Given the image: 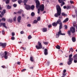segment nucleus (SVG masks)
I'll return each mask as SVG.
<instances>
[{
    "instance_id": "nucleus-1",
    "label": "nucleus",
    "mask_w": 77,
    "mask_h": 77,
    "mask_svg": "<svg viewBox=\"0 0 77 77\" xmlns=\"http://www.w3.org/2000/svg\"><path fill=\"white\" fill-rule=\"evenodd\" d=\"M56 9L57 10V13L55 14L54 16L55 17H58V16H60L61 15V9L60 6L57 5L56 6Z\"/></svg>"
},
{
    "instance_id": "nucleus-2",
    "label": "nucleus",
    "mask_w": 77,
    "mask_h": 77,
    "mask_svg": "<svg viewBox=\"0 0 77 77\" xmlns=\"http://www.w3.org/2000/svg\"><path fill=\"white\" fill-rule=\"evenodd\" d=\"M40 10L41 11H43L44 10V5L42 4L40 6V8L38 9V13L39 14L40 13Z\"/></svg>"
},
{
    "instance_id": "nucleus-3",
    "label": "nucleus",
    "mask_w": 77,
    "mask_h": 77,
    "mask_svg": "<svg viewBox=\"0 0 77 77\" xmlns=\"http://www.w3.org/2000/svg\"><path fill=\"white\" fill-rule=\"evenodd\" d=\"M56 23L57 24H60L59 29L61 30L62 27V23L61 22V20L60 19H59L57 21Z\"/></svg>"
},
{
    "instance_id": "nucleus-4",
    "label": "nucleus",
    "mask_w": 77,
    "mask_h": 77,
    "mask_svg": "<svg viewBox=\"0 0 77 77\" xmlns=\"http://www.w3.org/2000/svg\"><path fill=\"white\" fill-rule=\"evenodd\" d=\"M38 45H36L35 46V47L37 49H41L42 48V44L40 42H38Z\"/></svg>"
},
{
    "instance_id": "nucleus-5",
    "label": "nucleus",
    "mask_w": 77,
    "mask_h": 77,
    "mask_svg": "<svg viewBox=\"0 0 77 77\" xmlns=\"http://www.w3.org/2000/svg\"><path fill=\"white\" fill-rule=\"evenodd\" d=\"M36 4V8H39V7L40 5V2L38 0H34Z\"/></svg>"
},
{
    "instance_id": "nucleus-6",
    "label": "nucleus",
    "mask_w": 77,
    "mask_h": 77,
    "mask_svg": "<svg viewBox=\"0 0 77 77\" xmlns=\"http://www.w3.org/2000/svg\"><path fill=\"white\" fill-rule=\"evenodd\" d=\"M68 60L69 61L67 62V63L68 65H71L72 63V62L73 60V58H69Z\"/></svg>"
},
{
    "instance_id": "nucleus-7",
    "label": "nucleus",
    "mask_w": 77,
    "mask_h": 77,
    "mask_svg": "<svg viewBox=\"0 0 77 77\" xmlns=\"http://www.w3.org/2000/svg\"><path fill=\"white\" fill-rule=\"evenodd\" d=\"M70 30L72 33H74L75 32V29L73 27H72L70 28Z\"/></svg>"
},
{
    "instance_id": "nucleus-8",
    "label": "nucleus",
    "mask_w": 77,
    "mask_h": 77,
    "mask_svg": "<svg viewBox=\"0 0 77 77\" xmlns=\"http://www.w3.org/2000/svg\"><path fill=\"white\" fill-rule=\"evenodd\" d=\"M0 46H1L3 48H4L6 46V43H0Z\"/></svg>"
},
{
    "instance_id": "nucleus-9",
    "label": "nucleus",
    "mask_w": 77,
    "mask_h": 77,
    "mask_svg": "<svg viewBox=\"0 0 77 77\" xmlns=\"http://www.w3.org/2000/svg\"><path fill=\"white\" fill-rule=\"evenodd\" d=\"M5 55L4 56V58H5V59H7L8 58V55H7L8 54V53L6 51H5L4 52Z\"/></svg>"
},
{
    "instance_id": "nucleus-10",
    "label": "nucleus",
    "mask_w": 77,
    "mask_h": 77,
    "mask_svg": "<svg viewBox=\"0 0 77 77\" xmlns=\"http://www.w3.org/2000/svg\"><path fill=\"white\" fill-rule=\"evenodd\" d=\"M2 25L3 27L5 28V29H8V27L6 26V23H1V24H0V27L2 26Z\"/></svg>"
},
{
    "instance_id": "nucleus-11",
    "label": "nucleus",
    "mask_w": 77,
    "mask_h": 77,
    "mask_svg": "<svg viewBox=\"0 0 77 77\" xmlns=\"http://www.w3.org/2000/svg\"><path fill=\"white\" fill-rule=\"evenodd\" d=\"M25 8L26 10H29L30 9V6L28 5H26L25 6Z\"/></svg>"
},
{
    "instance_id": "nucleus-12",
    "label": "nucleus",
    "mask_w": 77,
    "mask_h": 77,
    "mask_svg": "<svg viewBox=\"0 0 77 77\" xmlns=\"http://www.w3.org/2000/svg\"><path fill=\"white\" fill-rule=\"evenodd\" d=\"M17 21L18 23H21V16H19L17 18Z\"/></svg>"
},
{
    "instance_id": "nucleus-13",
    "label": "nucleus",
    "mask_w": 77,
    "mask_h": 77,
    "mask_svg": "<svg viewBox=\"0 0 77 77\" xmlns=\"http://www.w3.org/2000/svg\"><path fill=\"white\" fill-rule=\"evenodd\" d=\"M44 54L45 55H47L48 54V50L47 49H45L44 50Z\"/></svg>"
},
{
    "instance_id": "nucleus-14",
    "label": "nucleus",
    "mask_w": 77,
    "mask_h": 77,
    "mask_svg": "<svg viewBox=\"0 0 77 77\" xmlns=\"http://www.w3.org/2000/svg\"><path fill=\"white\" fill-rule=\"evenodd\" d=\"M24 13V11L22 10H20L18 12V14H23Z\"/></svg>"
},
{
    "instance_id": "nucleus-15",
    "label": "nucleus",
    "mask_w": 77,
    "mask_h": 77,
    "mask_svg": "<svg viewBox=\"0 0 77 77\" xmlns=\"http://www.w3.org/2000/svg\"><path fill=\"white\" fill-rule=\"evenodd\" d=\"M47 31V29L46 28H44L42 29V31L43 32H45Z\"/></svg>"
},
{
    "instance_id": "nucleus-16",
    "label": "nucleus",
    "mask_w": 77,
    "mask_h": 77,
    "mask_svg": "<svg viewBox=\"0 0 77 77\" xmlns=\"http://www.w3.org/2000/svg\"><path fill=\"white\" fill-rule=\"evenodd\" d=\"M57 24L56 23L54 22L52 23V26L54 27H55V26L56 27V26H57Z\"/></svg>"
},
{
    "instance_id": "nucleus-17",
    "label": "nucleus",
    "mask_w": 77,
    "mask_h": 77,
    "mask_svg": "<svg viewBox=\"0 0 77 77\" xmlns=\"http://www.w3.org/2000/svg\"><path fill=\"white\" fill-rule=\"evenodd\" d=\"M73 57L74 59L77 60V54H75V55H74Z\"/></svg>"
},
{
    "instance_id": "nucleus-18",
    "label": "nucleus",
    "mask_w": 77,
    "mask_h": 77,
    "mask_svg": "<svg viewBox=\"0 0 77 77\" xmlns=\"http://www.w3.org/2000/svg\"><path fill=\"white\" fill-rule=\"evenodd\" d=\"M69 20V19L68 18H66L65 20H64L63 22V23H66V22H67Z\"/></svg>"
},
{
    "instance_id": "nucleus-19",
    "label": "nucleus",
    "mask_w": 77,
    "mask_h": 77,
    "mask_svg": "<svg viewBox=\"0 0 77 77\" xmlns=\"http://www.w3.org/2000/svg\"><path fill=\"white\" fill-rule=\"evenodd\" d=\"M69 20V19L68 18H66L65 20H64L63 22V23H66V22H67Z\"/></svg>"
},
{
    "instance_id": "nucleus-20",
    "label": "nucleus",
    "mask_w": 77,
    "mask_h": 77,
    "mask_svg": "<svg viewBox=\"0 0 77 77\" xmlns=\"http://www.w3.org/2000/svg\"><path fill=\"white\" fill-rule=\"evenodd\" d=\"M61 15L62 16H64V17H66V16H67V14L63 12L61 13Z\"/></svg>"
},
{
    "instance_id": "nucleus-21",
    "label": "nucleus",
    "mask_w": 77,
    "mask_h": 77,
    "mask_svg": "<svg viewBox=\"0 0 77 77\" xmlns=\"http://www.w3.org/2000/svg\"><path fill=\"white\" fill-rule=\"evenodd\" d=\"M59 32H58V33L59 35H61V33H62V31L60 30V29H59Z\"/></svg>"
},
{
    "instance_id": "nucleus-22",
    "label": "nucleus",
    "mask_w": 77,
    "mask_h": 77,
    "mask_svg": "<svg viewBox=\"0 0 77 77\" xmlns=\"http://www.w3.org/2000/svg\"><path fill=\"white\" fill-rule=\"evenodd\" d=\"M72 40L73 42H75V38L74 37H73L72 38Z\"/></svg>"
},
{
    "instance_id": "nucleus-23",
    "label": "nucleus",
    "mask_w": 77,
    "mask_h": 77,
    "mask_svg": "<svg viewBox=\"0 0 77 77\" xmlns=\"http://www.w3.org/2000/svg\"><path fill=\"white\" fill-rule=\"evenodd\" d=\"M27 1L28 0H24L23 1V2L24 3V5H26V3L27 2Z\"/></svg>"
},
{
    "instance_id": "nucleus-24",
    "label": "nucleus",
    "mask_w": 77,
    "mask_h": 77,
    "mask_svg": "<svg viewBox=\"0 0 77 77\" xmlns=\"http://www.w3.org/2000/svg\"><path fill=\"white\" fill-rule=\"evenodd\" d=\"M30 8L32 10H33L35 8V6L34 5H32L31 7H30Z\"/></svg>"
},
{
    "instance_id": "nucleus-25",
    "label": "nucleus",
    "mask_w": 77,
    "mask_h": 77,
    "mask_svg": "<svg viewBox=\"0 0 77 77\" xmlns=\"http://www.w3.org/2000/svg\"><path fill=\"white\" fill-rule=\"evenodd\" d=\"M38 23V20H35L33 22L34 24H36V23Z\"/></svg>"
},
{
    "instance_id": "nucleus-26",
    "label": "nucleus",
    "mask_w": 77,
    "mask_h": 77,
    "mask_svg": "<svg viewBox=\"0 0 77 77\" xmlns=\"http://www.w3.org/2000/svg\"><path fill=\"white\" fill-rule=\"evenodd\" d=\"M56 48H57V49H58V50H60V46H59V45L57 46Z\"/></svg>"
},
{
    "instance_id": "nucleus-27",
    "label": "nucleus",
    "mask_w": 77,
    "mask_h": 77,
    "mask_svg": "<svg viewBox=\"0 0 77 77\" xmlns=\"http://www.w3.org/2000/svg\"><path fill=\"white\" fill-rule=\"evenodd\" d=\"M31 16H32V17H33V16H35V13H34V12H32L31 13Z\"/></svg>"
},
{
    "instance_id": "nucleus-28",
    "label": "nucleus",
    "mask_w": 77,
    "mask_h": 77,
    "mask_svg": "<svg viewBox=\"0 0 77 77\" xmlns=\"http://www.w3.org/2000/svg\"><path fill=\"white\" fill-rule=\"evenodd\" d=\"M30 60L31 62H33V57H30Z\"/></svg>"
},
{
    "instance_id": "nucleus-29",
    "label": "nucleus",
    "mask_w": 77,
    "mask_h": 77,
    "mask_svg": "<svg viewBox=\"0 0 77 77\" xmlns=\"http://www.w3.org/2000/svg\"><path fill=\"white\" fill-rule=\"evenodd\" d=\"M68 33L69 36H71V31L69 30L68 31Z\"/></svg>"
},
{
    "instance_id": "nucleus-30",
    "label": "nucleus",
    "mask_w": 77,
    "mask_h": 77,
    "mask_svg": "<svg viewBox=\"0 0 77 77\" xmlns=\"http://www.w3.org/2000/svg\"><path fill=\"white\" fill-rule=\"evenodd\" d=\"M11 6L8 5L7 6V8L8 9H11Z\"/></svg>"
},
{
    "instance_id": "nucleus-31",
    "label": "nucleus",
    "mask_w": 77,
    "mask_h": 77,
    "mask_svg": "<svg viewBox=\"0 0 77 77\" xmlns=\"http://www.w3.org/2000/svg\"><path fill=\"white\" fill-rule=\"evenodd\" d=\"M18 2L19 4H20L22 2V1H21V0H18Z\"/></svg>"
},
{
    "instance_id": "nucleus-32",
    "label": "nucleus",
    "mask_w": 77,
    "mask_h": 77,
    "mask_svg": "<svg viewBox=\"0 0 77 77\" xmlns=\"http://www.w3.org/2000/svg\"><path fill=\"white\" fill-rule=\"evenodd\" d=\"M9 1H10V0H7L6 1V4H8L9 2Z\"/></svg>"
},
{
    "instance_id": "nucleus-33",
    "label": "nucleus",
    "mask_w": 77,
    "mask_h": 77,
    "mask_svg": "<svg viewBox=\"0 0 77 77\" xmlns=\"http://www.w3.org/2000/svg\"><path fill=\"white\" fill-rule=\"evenodd\" d=\"M72 54L70 55L69 56V58H72Z\"/></svg>"
},
{
    "instance_id": "nucleus-34",
    "label": "nucleus",
    "mask_w": 77,
    "mask_h": 77,
    "mask_svg": "<svg viewBox=\"0 0 77 77\" xmlns=\"http://www.w3.org/2000/svg\"><path fill=\"white\" fill-rule=\"evenodd\" d=\"M32 38V36L31 35H29L28 37V39H30Z\"/></svg>"
},
{
    "instance_id": "nucleus-35",
    "label": "nucleus",
    "mask_w": 77,
    "mask_h": 77,
    "mask_svg": "<svg viewBox=\"0 0 77 77\" xmlns=\"http://www.w3.org/2000/svg\"><path fill=\"white\" fill-rule=\"evenodd\" d=\"M70 51H72V52H73V51H74V50H73V49H72V48H71L70 49Z\"/></svg>"
},
{
    "instance_id": "nucleus-36",
    "label": "nucleus",
    "mask_w": 77,
    "mask_h": 77,
    "mask_svg": "<svg viewBox=\"0 0 77 77\" xmlns=\"http://www.w3.org/2000/svg\"><path fill=\"white\" fill-rule=\"evenodd\" d=\"M59 35L57 33L56 35V38H59Z\"/></svg>"
},
{
    "instance_id": "nucleus-37",
    "label": "nucleus",
    "mask_w": 77,
    "mask_h": 77,
    "mask_svg": "<svg viewBox=\"0 0 77 77\" xmlns=\"http://www.w3.org/2000/svg\"><path fill=\"white\" fill-rule=\"evenodd\" d=\"M43 44H45V45H47V44H48V42H43Z\"/></svg>"
},
{
    "instance_id": "nucleus-38",
    "label": "nucleus",
    "mask_w": 77,
    "mask_h": 77,
    "mask_svg": "<svg viewBox=\"0 0 77 77\" xmlns=\"http://www.w3.org/2000/svg\"><path fill=\"white\" fill-rule=\"evenodd\" d=\"M16 18H17V17H16V16L14 17L13 18L14 21H16Z\"/></svg>"
},
{
    "instance_id": "nucleus-39",
    "label": "nucleus",
    "mask_w": 77,
    "mask_h": 77,
    "mask_svg": "<svg viewBox=\"0 0 77 77\" xmlns=\"http://www.w3.org/2000/svg\"><path fill=\"white\" fill-rule=\"evenodd\" d=\"M63 1L62 0H58V2L60 3H62Z\"/></svg>"
},
{
    "instance_id": "nucleus-40",
    "label": "nucleus",
    "mask_w": 77,
    "mask_h": 77,
    "mask_svg": "<svg viewBox=\"0 0 77 77\" xmlns=\"http://www.w3.org/2000/svg\"><path fill=\"white\" fill-rule=\"evenodd\" d=\"M64 27H65V29L66 30V29H68V26H67V25H64Z\"/></svg>"
},
{
    "instance_id": "nucleus-41",
    "label": "nucleus",
    "mask_w": 77,
    "mask_h": 77,
    "mask_svg": "<svg viewBox=\"0 0 77 77\" xmlns=\"http://www.w3.org/2000/svg\"><path fill=\"white\" fill-rule=\"evenodd\" d=\"M40 17H38L37 19V21H40Z\"/></svg>"
},
{
    "instance_id": "nucleus-42",
    "label": "nucleus",
    "mask_w": 77,
    "mask_h": 77,
    "mask_svg": "<svg viewBox=\"0 0 77 77\" xmlns=\"http://www.w3.org/2000/svg\"><path fill=\"white\" fill-rule=\"evenodd\" d=\"M74 63H77V60L74 59Z\"/></svg>"
},
{
    "instance_id": "nucleus-43",
    "label": "nucleus",
    "mask_w": 77,
    "mask_h": 77,
    "mask_svg": "<svg viewBox=\"0 0 77 77\" xmlns=\"http://www.w3.org/2000/svg\"><path fill=\"white\" fill-rule=\"evenodd\" d=\"M7 21L8 22H11V21H12V20H11L10 19H8Z\"/></svg>"
},
{
    "instance_id": "nucleus-44",
    "label": "nucleus",
    "mask_w": 77,
    "mask_h": 77,
    "mask_svg": "<svg viewBox=\"0 0 77 77\" xmlns=\"http://www.w3.org/2000/svg\"><path fill=\"white\" fill-rule=\"evenodd\" d=\"M13 6L14 8H16L17 6V4H14L13 5Z\"/></svg>"
},
{
    "instance_id": "nucleus-45",
    "label": "nucleus",
    "mask_w": 77,
    "mask_h": 77,
    "mask_svg": "<svg viewBox=\"0 0 77 77\" xmlns=\"http://www.w3.org/2000/svg\"><path fill=\"white\" fill-rule=\"evenodd\" d=\"M70 2L71 4H74V1H70Z\"/></svg>"
},
{
    "instance_id": "nucleus-46",
    "label": "nucleus",
    "mask_w": 77,
    "mask_h": 77,
    "mask_svg": "<svg viewBox=\"0 0 77 77\" xmlns=\"http://www.w3.org/2000/svg\"><path fill=\"white\" fill-rule=\"evenodd\" d=\"M2 21H6V19L5 18H2Z\"/></svg>"
},
{
    "instance_id": "nucleus-47",
    "label": "nucleus",
    "mask_w": 77,
    "mask_h": 77,
    "mask_svg": "<svg viewBox=\"0 0 77 77\" xmlns=\"http://www.w3.org/2000/svg\"><path fill=\"white\" fill-rule=\"evenodd\" d=\"M73 27H75V26H76V24H75V23H73Z\"/></svg>"
},
{
    "instance_id": "nucleus-48",
    "label": "nucleus",
    "mask_w": 77,
    "mask_h": 77,
    "mask_svg": "<svg viewBox=\"0 0 77 77\" xmlns=\"http://www.w3.org/2000/svg\"><path fill=\"white\" fill-rule=\"evenodd\" d=\"M4 14L5 13L3 11H2L1 13V14L2 15V16H3V15H4Z\"/></svg>"
},
{
    "instance_id": "nucleus-49",
    "label": "nucleus",
    "mask_w": 77,
    "mask_h": 77,
    "mask_svg": "<svg viewBox=\"0 0 77 77\" xmlns=\"http://www.w3.org/2000/svg\"><path fill=\"white\" fill-rule=\"evenodd\" d=\"M12 40H14L15 39V37H12L11 38Z\"/></svg>"
},
{
    "instance_id": "nucleus-50",
    "label": "nucleus",
    "mask_w": 77,
    "mask_h": 77,
    "mask_svg": "<svg viewBox=\"0 0 77 77\" xmlns=\"http://www.w3.org/2000/svg\"><path fill=\"white\" fill-rule=\"evenodd\" d=\"M24 32L23 31H22L20 32V34H24Z\"/></svg>"
},
{
    "instance_id": "nucleus-51",
    "label": "nucleus",
    "mask_w": 77,
    "mask_h": 77,
    "mask_svg": "<svg viewBox=\"0 0 77 77\" xmlns=\"http://www.w3.org/2000/svg\"><path fill=\"white\" fill-rule=\"evenodd\" d=\"M27 27H31V25H30V24H28L27 25Z\"/></svg>"
},
{
    "instance_id": "nucleus-52",
    "label": "nucleus",
    "mask_w": 77,
    "mask_h": 77,
    "mask_svg": "<svg viewBox=\"0 0 77 77\" xmlns=\"http://www.w3.org/2000/svg\"><path fill=\"white\" fill-rule=\"evenodd\" d=\"M48 28H51V24H50L48 26Z\"/></svg>"
},
{
    "instance_id": "nucleus-53",
    "label": "nucleus",
    "mask_w": 77,
    "mask_h": 77,
    "mask_svg": "<svg viewBox=\"0 0 77 77\" xmlns=\"http://www.w3.org/2000/svg\"><path fill=\"white\" fill-rule=\"evenodd\" d=\"M15 35V33L12 32V36H14Z\"/></svg>"
},
{
    "instance_id": "nucleus-54",
    "label": "nucleus",
    "mask_w": 77,
    "mask_h": 77,
    "mask_svg": "<svg viewBox=\"0 0 77 77\" xmlns=\"http://www.w3.org/2000/svg\"><path fill=\"white\" fill-rule=\"evenodd\" d=\"M65 75H66V73H63V76H65Z\"/></svg>"
},
{
    "instance_id": "nucleus-55",
    "label": "nucleus",
    "mask_w": 77,
    "mask_h": 77,
    "mask_svg": "<svg viewBox=\"0 0 77 77\" xmlns=\"http://www.w3.org/2000/svg\"><path fill=\"white\" fill-rule=\"evenodd\" d=\"M21 48H22L23 49V50H24V51L26 49V48H24L23 47H21Z\"/></svg>"
},
{
    "instance_id": "nucleus-56",
    "label": "nucleus",
    "mask_w": 77,
    "mask_h": 77,
    "mask_svg": "<svg viewBox=\"0 0 77 77\" xmlns=\"http://www.w3.org/2000/svg\"><path fill=\"white\" fill-rule=\"evenodd\" d=\"M66 69H65L63 71V72L64 73H65V72H66Z\"/></svg>"
},
{
    "instance_id": "nucleus-57",
    "label": "nucleus",
    "mask_w": 77,
    "mask_h": 77,
    "mask_svg": "<svg viewBox=\"0 0 77 77\" xmlns=\"http://www.w3.org/2000/svg\"><path fill=\"white\" fill-rule=\"evenodd\" d=\"M67 9H70L71 8V7L70 6H67Z\"/></svg>"
},
{
    "instance_id": "nucleus-58",
    "label": "nucleus",
    "mask_w": 77,
    "mask_h": 77,
    "mask_svg": "<svg viewBox=\"0 0 77 77\" xmlns=\"http://www.w3.org/2000/svg\"><path fill=\"white\" fill-rule=\"evenodd\" d=\"M2 68H5L6 67L5 66H2Z\"/></svg>"
},
{
    "instance_id": "nucleus-59",
    "label": "nucleus",
    "mask_w": 77,
    "mask_h": 77,
    "mask_svg": "<svg viewBox=\"0 0 77 77\" xmlns=\"http://www.w3.org/2000/svg\"><path fill=\"white\" fill-rule=\"evenodd\" d=\"M5 14V13H6V10H3V11H2Z\"/></svg>"
},
{
    "instance_id": "nucleus-60",
    "label": "nucleus",
    "mask_w": 77,
    "mask_h": 77,
    "mask_svg": "<svg viewBox=\"0 0 77 77\" xmlns=\"http://www.w3.org/2000/svg\"><path fill=\"white\" fill-rule=\"evenodd\" d=\"M26 69H22V72H23V71H26Z\"/></svg>"
},
{
    "instance_id": "nucleus-61",
    "label": "nucleus",
    "mask_w": 77,
    "mask_h": 77,
    "mask_svg": "<svg viewBox=\"0 0 77 77\" xmlns=\"http://www.w3.org/2000/svg\"><path fill=\"white\" fill-rule=\"evenodd\" d=\"M13 2H17V0H11Z\"/></svg>"
},
{
    "instance_id": "nucleus-62",
    "label": "nucleus",
    "mask_w": 77,
    "mask_h": 77,
    "mask_svg": "<svg viewBox=\"0 0 77 77\" xmlns=\"http://www.w3.org/2000/svg\"><path fill=\"white\" fill-rule=\"evenodd\" d=\"M2 32L3 35H4V33H5V31L3 30V31H2Z\"/></svg>"
},
{
    "instance_id": "nucleus-63",
    "label": "nucleus",
    "mask_w": 77,
    "mask_h": 77,
    "mask_svg": "<svg viewBox=\"0 0 77 77\" xmlns=\"http://www.w3.org/2000/svg\"><path fill=\"white\" fill-rule=\"evenodd\" d=\"M18 65H20V62H18L17 63Z\"/></svg>"
},
{
    "instance_id": "nucleus-64",
    "label": "nucleus",
    "mask_w": 77,
    "mask_h": 77,
    "mask_svg": "<svg viewBox=\"0 0 77 77\" xmlns=\"http://www.w3.org/2000/svg\"><path fill=\"white\" fill-rule=\"evenodd\" d=\"M61 35H65V33H61L60 34Z\"/></svg>"
}]
</instances>
